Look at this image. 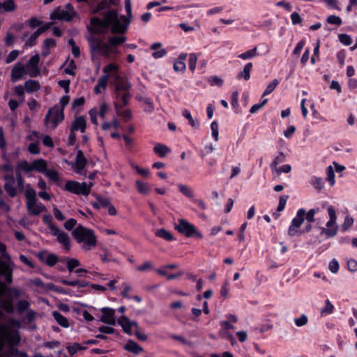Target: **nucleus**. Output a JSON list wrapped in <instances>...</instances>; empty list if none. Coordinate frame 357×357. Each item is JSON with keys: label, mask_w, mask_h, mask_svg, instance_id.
Here are the masks:
<instances>
[{"label": "nucleus", "mask_w": 357, "mask_h": 357, "mask_svg": "<svg viewBox=\"0 0 357 357\" xmlns=\"http://www.w3.org/2000/svg\"><path fill=\"white\" fill-rule=\"evenodd\" d=\"M125 9L127 16L119 15L115 10L107 11L102 19L93 17L91 20V26L93 31L98 33H124L132 17L130 0H125Z\"/></svg>", "instance_id": "1"}, {"label": "nucleus", "mask_w": 357, "mask_h": 357, "mask_svg": "<svg viewBox=\"0 0 357 357\" xmlns=\"http://www.w3.org/2000/svg\"><path fill=\"white\" fill-rule=\"evenodd\" d=\"M20 326V321L16 319H10L0 326V357H28L26 352L14 347L20 342L17 331Z\"/></svg>", "instance_id": "2"}, {"label": "nucleus", "mask_w": 357, "mask_h": 357, "mask_svg": "<svg viewBox=\"0 0 357 357\" xmlns=\"http://www.w3.org/2000/svg\"><path fill=\"white\" fill-rule=\"evenodd\" d=\"M126 40L124 36H112L109 38V44L96 37L89 39L93 61L96 63L97 70L100 67V61L96 60V56L100 55L105 58L110 59L117 54L116 45H120Z\"/></svg>", "instance_id": "3"}, {"label": "nucleus", "mask_w": 357, "mask_h": 357, "mask_svg": "<svg viewBox=\"0 0 357 357\" xmlns=\"http://www.w3.org/2000/svg\"><path fill=\"white\" fill-rule=\"evenodd\" d=\"M73 235L79 243H82V248L90 250L96 245L97 237L94 231L82 225H78L73 231Z\"/></svg>", "instance_id": "4"}, {"label": "nucleus", "mask_w": 357, "mask_h": 357, "mask_svg": "<svg viewBox=\"0 0 357 357\" xmlns=\"http://www.w3.org/2000/svg\"><path fill=\"white\" fill-rule=\"evenodd\" d=\"M103 72L105 73L111 74L109 79H112L114 84L115 85V91H129L130 84L128 81L121 77L119 75V67L116 64L109 63L104 67Z\"/></svg>", "instance_id": "5"}, {"label": "nucleus", "mask_w": 357, "mask_h": 357, "mask_svg": "<svg viewBox=\"0 0 357 357\" xmlns=\"http://www.w3.org/2000/svg\"><path fill=\"white\" fill-rule=\"evenodd\" d=\"M327 211L329 220L325 227H320V234L324 235L326 238H329L337 235L339 227L337 223V215L334 208L330 206L328 207Z\"/></svg>", "instance_id": "6"}, {"label": "nucleus", "mask_w": 357, "mask_h": 357, "mask_svg": "<svg viewBox=\"0 0 357 357\" xmlns=\"http://www.w3.org/2000/svg\"><path fill=\"white\" fill-rule=\"evenodd\" d=\"M63 119V109H60V107L55 105L48 110L45 118V124L47 128L54 130Z\"/></svg>", "instance_id": "7"}, {"label": "nucleus", "mask_w": 357, "mask_h": 357, "mask_svg": "<svg viewBox=\"0 0 357 357\" xmlns=\"http://www.w3.org/2000/svg\"><path fill=\"white\" fill-rule=\"evenodd\" d=\"M93 185L92 182L86 183L85 182L79 183L75 181H68L66 183L65 189L78 195L87 196L90 193Z\"/></svg>", "instance_id": "8"}, {"label": "nucleus", "mask_w": 357, "mask_h": 357, "mask_svg": "<svg viewBox=\"0 0 357 357\" xmlns=\"http://www.w3.org/2000/svg\"><path fill=\"white\" fill-rule=\"evenodd\" d=\"M76 12L70 3H67L64 8L59 7L50 15L52 20H59L70 22L76 16Z\"/></svg>", "instance_id": "9"}, {"label": "nucleus", "mask_w": 357, "mask_h": 357, "mask_svg": "<svg viewBox=\"0 0 357 357\" xmlns=\"http://www.w3.org/2000/svg\"><path fill=\"white\" fill-rule=\"evenodd\" d=\"M305 215V210L299 208L296 216L292 219L290 226L288 229V234L291 236L300 235L302 232L299 229L304 222Z\"/></svg>", "instance_id": "10"}, {"label": "nucleus", "mask_w": 357, "mask_h": 357, "mask_svg": "<svg viewBox=\"0 0 357 357\" xmlns=\"http://www.w3.org/2000/svg\"><path fill=\"white\" fill-rule=\"evenodd\" d=\"M175 229L187 237L195 235L199 238H202V235L197 231L195 227L184 219H179L178 220L175 225Z\"/></svg>", "instance_id": "11"}, {"label": "nucleus", "mask_w": 357, "mask_h": 357, "mask_svg": "<svg viewBox=\"0 0 357 357\" xmlns=\"http://www.w3.org/2000/svg\"><path fill=\"white\" fill-rule=\"evenodd\" d=\"M3 179L5 181V191L10 197H15L20 190L17 187V183L15 178L14 174H5L3 176Z\"/></svg>", "instance_id": "12"}, {"label": "nucleus", "mask_w": 357, "mask_h": 357, "mask_svg": "<svg viewBox=\"0 0 357 357\" xmlns=\"http://www.w3.org/2000/svg\"><path fill=\"white\" fill-rule=\"evenodd\" d=\"M6 261H0V275L3 277L5 281L10 284L13 281V262L10 259H5Z\"/></svg>", "instance_id": "13"}, {"label": "nucleus", "mask_w": 357, "mask_h": 357, "mask_svg": "<svg viewBox=\"0 0 357 357\" xmlns=\"http://www.w3.org/2000/svg\"><path fill=\"white\" fill-rule=\"evenodd\" d=\"M26 206L27 211L31 215H39L46 211L45 206L38 199L26 202Z\"/></svg>", "instance_id": "14"}, {"label": "nucleus", "mask_w": 357, "mask_h": 357, "mask_svg": "<svg viewBox=\"0 0 357 357\" xmlns=\"http://www.w3.org/2000/svg\"><path fill=\"white\" fill-rule=\"evenodd\" d=\"M40 57L38 54H35L31 57L29 62L24 66L27 70V75L30 77H36L40 74L38 63Z\"/></svg>", "instance_id": "15"}, {"label": "nucleus", "mask_w": 357, "mask_h": 357, "mask_svg": "<svg viewBox=\"0 0 357 357\" xmlns=\"http://www.w3.org/2000/svg\"><path fill=\"white\" fill-rule=\"evenodd\" d=\"M102 315L100 317V321L108 325H115L116 321L115 319V311L114 309L110 307H102L101 309Z\"/></svg>", "instance_id": "16"}, {"label": "nucleus", "mask_w": 357, "mask_h": 357, "mask_svg": "<svg viewBox=\"0 0 357 357\" xmlns=\"http://www.w3.org/2000/svg\"><path fill=\"white\" fill-rule=\"evenodd\" d=\"M123 107L121 102H114V107L116 115L121 117L124 122H128L132 119V112L130 109H123Z\"/></svg>", "instance_id": "17"}, {"label": "nucleus", "mask_w": 357, "mask_h": 357, "mask_svg": "<svg viewBox=\"0 0 357 357\" xmlns=\"http://www.w3.org/2000/svg\"><path fill=\"white\" fill-rule=\"evenodd\" d=\"M117 323L122 327L123 331L128 334H131L132 327H135L136 328H138L137 322L130 321L126 316H121V317H119L117 320Z\"/></svg>", "instance_id": "18"}, {"label": "nucleus", "mask_w": 357, "mask_h": 357, "mask_svg": "<svg viewBox=\"0 0 357 357\" xmlns=\"http://www.w3.org/2000/svg\"><path fill=\"white\" fill-rule=\"evenodd\" d=\"M24 75H27L26 67L20 63H17L13 68L11 80L15 82L21 79Z\"/></svg>", "instance_id": "19"}, {"label": "nucleus", "mask_w": 357, "mask_h": 357, "mask_svg": "<svg viewBox=\"0 0 357 357\" xmlns=\"http://www.w3.org/2000/svg\"><path fill=\"white\" fill-rule=\"evenodd\" d=\"M86 126V121L84 116H79L76 117L73 121L70 130L72 132L79 130L81 132H84Z\"/></svg>", "instance_id": "20"}, {"label": "nucleus", "mask_w": 357, "mask_h": 357, "mask_svg": "<svg viewBox=\"0 0 357 357\" xmlns=\"http://www.w3.org/2000/svg\"><path fill=\"white\" fill-rule=\"evenodd\" d=\"M86 161L84 153L82 151H79L76 155L75 169L77 174H82L83 169L85 167Z\"/></svg>", "instance_id": "21"}, {"label": "nucleus", "mask_w": 357, "mask_h": 357, "mask_svg": "<svg viewBox=\"0 0 357 357\" xmlns=\"http://www.w3.org/2000/svg\"><path fill=\"white\" fill-rule=\"evenodd\" d=\"M111 74L105 73V75L101 76L98 81V84L94 88V91L96 93H100L101 89H105L107 85V82L109 77H111Z\"/></svg>", "instance_id": "22"}, {"label": "nucleus", "mask_w": 357, "mask_h": 357, "mask_svg": "<svg viewBox=\"0 0 357 357\" xmlns=\"http://www.w3.org/2000/svg\"><path fill=\"white\" fill-rule=\"evenodd\" d=\"M39 258L47 265L53 266L57 262V257L54 254L39 253Z\"/></svg>", "instance_id": "23"}, {"label": "nucleus", "mask_w": 357, "mask_h": 357, "mask_svg": "<svg viewBox=\"0 0 357 357\" xmlns=\"http://www.w3.org/2000/svg\"><path fill=\"white\" fill-rule=\"evenodd\" d=\"M162 44L160 43H155L151 45V49L154 50L152 56L155 59H160L166 55L167 51L165 49L160 48Z\"/></svg>", "instance_id": "24"}, {"label": "nucleus", "mask_w": 357, "mask_h": 357, "mask_svg": "<svg viewBox=\"0 0 357 357\" xmlns=\"http://www.w3.org/2000/svg\"><path fill=\"white\" fill-rule=\"evenodd\" d=\"M131 96L129 91H115V98L116 101L119 102V100L121 101V105L123 106H126L128 104L129 100Z\"/></svg>", "instance_id": "25"}, {"label": "nucleus", "mask_w": 357, "mask_h": 357, "mask_svg": "<svg viewBox=\"0 0 357 357\" xmlns=\"http://www.w3.org/2000/svg\"><path fill=\"white\" fill-rule=\"evenodd\" d=\"M24 88L27 93H31L40 89V84L38 81L29 79L24 83Z\"/></svg>", "instance_id": "26"}, {"label": "nucleus", "mask_w": 357, "mask_h": 357, "mask_svg": "<svg viewBox=\"0 0 357 357\" xmlns=\"http://www.w3.org/2000/svg\"><path fill=\"white\" fill-rule=\"evenodd\" d=\"M252 68V63H248L245 65L243 70L238 73L237 75V79H243L245 80H248L250 77V71Z\"/></svg>", "instance_id": "27"}, {"label": "nucleus", "mask_w": 357, "mask_h": 357, "mask_svg": "<svg viewBox=\"0 0 357 357\" xmlns=\"http://www.w3.org/2000/svg\"><path fill=\"white\" fill-rule=\"evenodd\" d=\"M126 350L133 354H138L143 351V349L132 340H129L124 346Z\"/></svg>", "instance_id": "28"}, {"label": "nucleus", "mask_w": 357, "mask_h": 357, "mask_svg": "<svg viewBox=\"0 0 357 357\" xmlns=\"http://www.w3.org/2000/svg\"><path fill=\"white\" fill-rule=\"evenodd\" d=\"M136 188L139 194L147 195L151 191V187L148 183L142 182L139 180L135 181Z\"/></svg>", "instance_id": "29"}, {"label": "nucleus", "mask_w": 357, "mask_h": 357, "mask_svg": "<svg viewBox=\"0 0 357 357\" xmlns=\"http://www.w3.org/2000/svg\"><path fill=\"white\" fill-rule=\"evenodd\" d=\"M32 167L33 170H37L44 174L47 170V163L43 159L36 160L32 162Z\"/></svg>", "instance_id": "30"}, {"label": "nucleus", "mask_w": 357, "mask_h": 357, "mask_svg": "<svg viewBox=\"0 0 357 357\" xmlns=\"http://www.w3.org/2000/svg\"><path fill=\"white\" fill-rule=\"evenodd\" d=\"M334 310V305L331 303L329 299H326L325 301L324 306L320 310V313L322 317H325L333 314Z\"/></svg>", "instance_id": "31"}, {"label": "nucleus", "mask_w": 357, "mask_h": 357, "mask_svg": "<svg viewBox=\"0 0 357 357\" xmlns=\"http://www.w3.org/2000/svg\"><path fill=\"white\" fill-rule=\"evenodd\" d=\"M30 303L26 300H19L16 303V310L19 314H22L29 310Z\"/></svg>", "instance_id": "32"}, {"label": "nucleus", "mask_w": 357, "mask_h": 357, "mask_svg": "<svg viewBox=\"0 0 357 357\" xmlns=\"http://www.w3.org/2000/svg\"><path fill=\"white\" fill-rule=\"evenodd\" d=\"M53 317L56 321V322L64 328H68L69 326L68 319L63 316L60 312L54 311L52 312Z\"/></svg>", "instance_id": "33"}, {"label": "nucleus", "mask_w": 357, "mask_h": 357, "mask_svg": "<svg viewBox=\"0 0 357 357\" xmlns=\"http://www.w3.org/2000/svg\"><path fill=\"white\" fill-rule=\"evenodd\" d=\"M155 234L156 236L167 241H172L174 239L172 233L165 229H160L157 230Z\"/></svg>", "instance_id": "34"}, {"label": "nucleus", "mask_w": 357, "mask_h": 357, "mask_svg": "<svg viewBox=\"0 0 357 357\" xmlns=\"http://www.w3.org/2000/svg\"><path fill=\"white\" fill-rule=\"evenodd\" d=\"M57 241L63 245L64 248L67 250L70 249V238L68 235L62 231L58 236H57Z\"/></svg>", "instance_id": "35"}, {"label": "nucleus", "mask_w": 357, "mask_h": 357, "mask_svg": "<svg viewBox=\"0 0 357 357\" xmlns=\"http://www.w3.org/2000/svg\"><path fill=\"white\" fill-rule=\"evenodd\" d=\"M153 151L160 157H165L170 152V149L167 146L161 144H156L153 148Z\"/></svg>", "instance_id": "36"}, {"label": "nucleus", "mask_w": 357, "mask_h": 357, "mask_svg": "<svg viewBox=\"0 0 357 357\" xmlns=\"http://www.w3.org/2000/svg\"><path fill=\"white\" fill-rule=\"evenodd\" d=\"M179 191L188 198L194 197V192L192 188L186 185L179 183L177 185Z\"/></svg>", "instance_id": "37"}, {"label": "nucleus", "mask_w": 357, "mask_h": 357, "mask_svg": "<svg viewBox=\"0 0 357 357\" xmlns=\"http://www.w3.org/2000/svg\"><path fill=\"white\" fill-rule=\"evenodd\" d=\"M24 195L26 199V202L36 200V192L35 190L31 186L30 184H27L25 188Z\"/></svg>", "instance_id": "38"}, {"label": "nucleus", "mask_w": 357, "mask_h": 357, "mask_svg": "<svg viewBox=\"0 0 357 357\" xmlns=\"http://www.w3.org/2000/svg\"><path fill=\"white\" fill-rule=\"evenodd\" d=\"M257 54V47H255L252 49L239 54L238 57L243 60H249L255 57Z\"/></svg>", "instance_id": "39"}, {"label": "nucleus", "mask_w": 357, "mask_h": 357, "mask_svg": "<svg viewBox=\"0 0 357 357\" xmlns=\"http://www.w3.org/2000/svg\"><path fill=\"white\" fill-rule=\"evenodd\" d=\"M182 114L183 116L188 120V123L189 124L193 127V128H198L199 126V122L194 119L191 115V113L189 110L188 109H184L183 112H182Z\"/></svg>", "instance_id": "40"}, {"label": "nucleus", "mask_w": 357, "mask_h": 357, "mask_svg": "<svg viewBox=\"0 0 357 357\" xmlns=\"http://www.w3.org/2000/svg\"><path fill=\"white\" fill-rule=\"evenodd\" d=\"M40 34L37 31V30L33 33L29 37L26 34L24 35V40H25V44L27 46H33L36 43V39L39 37Z\"/></svg>", "instance_id": "41"}, {"label": "nucleus", "mask_w": 357, "mask_h": 357, "mask_svg": "<svg viewBox=\"0 0 357 357\" xmlns=\"http://www.w3.org/2000/svg\"><path fill=\"white\" fill-rule=\"evenodd\" d=\"M36 313L33 310L29 309L25 312V314L22 318V321L24 324H31L36 319Z\"/></svg>", "instance_id": "42"}, {"label": "nucleus", "mask_w": 357, "mask_h": 357, "mask_svg": "<svg viewBox=\"0 0 357 357\" xmlns=\"http://www.w3.org/2000/svg\"><path fill=\"white\" fill-rule=\"evenodd\" d=\"M285 160V155L282 152H280L276 157H275L272 163L271 164V170L274 169L275 167H278L279 164L284 162Z\"/></svg>", "instance_id": "43"}, {"label": "nucleus", "mask_w": 357, "mask_h": 357, "mask_svg": "<svg viewBox=\"0 0 357 357\" xmlns=\"http://www.w3.org/2000/svg\"><path fill=\"white\" fill-rule=\"evenodd\" d=\"M291 171L290 165L286 164L280 167H275L272 170L273 174L279 175L281 173H289Z\"/></svg>", "instance_id": "44"}, {"label": "nucleus", "mask_w": 357, "mask_h": 357, "mask_svg": "<svg viewBox=\"0 0 357 357\" xmlns=\"http://www.w3.org/2000/svg\"><path fill=\"white\" fill-rule=\"evenodd\" d=\"M17 169L25 172H30L33 171L32 163L29 164L25 160L19 162L17 163Z\"/></svg>", "instance_id": "45"}, {"label": "nucleus", "mask_w": 357, "mask_h": 357, "mask_svg": "<svg viewBox=\"0 0 357 357\" xmlns=\"http://www.w3.org/2000/svg\"><path fill=\"white\" fill-rule=\"evenodd\" d=\"M109 110V105L106 102H102L100 105L99 109H98V115H99L101 119H104Z\"/></svg>", "instance_id": "46"}, {"label": "nucleus", "mask_w": 357, "mask_h": 357, "mask_svg": "<svg viewBox=\"0 0 357 357\" xmlns=\"http://www.w3.org/2000/svg\"><path fill=\"white\" fill-rule=\"evenodd\" d=\"M66 264L68 269L70 272H72L75 268L79 266V261L75 258H67Z\"/></svg>", "instance_id": "47"}, {"label": "nucleus", "mask_w": 357, "mask_h": 357, "mask_svg": "<svg viewBox=\"0 0 357 357\" xmlns=\"http://www.w3.org/2000/svg\"><path fill=\"white\" fill-rule=\"evenodd\" d=\"M354 224V219L350 215H347L344 218V222L342 225V231H347Z\"/></svg>", "instance_id": "48"}, {"label": "nucleus", "mask_w": 357, "mask_h": 357, "mask_svg": "<svg viewBox=\"0 0 357 357\" xmlns=\"http://www.w3.org/2000/svg\"><path fill=\"white\" fill-rule=\"evenodd\" d=\"M327 181L329 182L331 186L334 185L335 183V173L332 166H329L326 169Z\"/></svg>", "instance_id": "49"}, {"label": "nucleus", "mask_w": 357, "mask_h": 357, "mask_svg": "<svg viewBox=\"0 0 357 357\" xmlns=\"http://www.w3.org/2000/svg\"><path fill=\"white\" fill-rule=\"evenodd\" d=\"M4 11L11 12L16 9V5L13 0H7L2 3Z\"/></svg>", "instance_id": "50"}, {"label": "nucleus", "mask_w": 357, "mask_h": 357, "mask_svg": "<svg viewBox=\"0 0 357 357\" xmlns=\"http://www.w3.org/2000/svg\"><path fill=\"white\" fill-rule=\"evenodd\" d=\"M279 82L278 79H273L266 88L263 93V96H266L272 93L276 86L278 85Z\"/></svg>", "instance_id": "51"}, {"label": "nucleus", "mask_w": 357, "mask_h": 357, "mask_svg": "<svg viewBox=\"0 0 357 357\" xmlns=\"http://www.w3.org/2000/svg\"><path fill=\"white\" fill-rule=\"evenodd\" d=\"M66 349L70 354L73 355L78 351L86 349V347L82 346L79 343H75L73 345L68 346Z\"/></svg>", "instance_id": "52"}, {"label": "nucleus", "mask_w": 357, "mask_h": 357, "mask_svg": "<svg viewBox=\"0 0 357 357\" xmlns=\"http://www.w3.org/2000/svg\"><path fill=\"white\" fill-rule=\"evenodd\" d=\"M131 167L135 169L137 172L142 175V176L145 177V178H149V176H150V172L149 171V169H144V168H142L140 167H139L138 165L134 164V163H132L131 164Z\"/></svg>", "instance_id": "53"}, {"label": "nucleus", "mask_w": 357, "mask_h": 357, "mask_svg": "<svg viewBox=\"0 0 357 357\" xmlns=\"http://www.w3.org/2000/svg\"><path fill=\"white\" fill-rule=\"evenodd\" d=\"M310 183L316 189L321 190L324 187V182L321 178L314 176L310 180Z\"/></svg>", "instance_id": "54"}, {"label": "nucleus", "mask_w": 357, "mask_h": 357, "mask_svg": "<svg viewBox=\"0 0 357 357\" xmlns=\"http://www.w3.org/2000/svg\"><path fill=\"white\" fill-rule=\"evenodd\" d=\"M15 178L17 181V187L19 188L20 192L23 191L24 190V180L20 173V170L18 169V171L16 172Z\"/></svg>", "instance_id": "55"}, {"label": "nucleus", "mask_w": 357, "mask_h": 357, "mask_svg": "<svg viewBox=\"0 0 357 357\" xmlns=\"http://www.w3.org/2000/svg\"><path fill=\"white\" fill-rule=\"evenodd\" d=\"M50 180L57 181L59 178V174L55 169H47L44 173Z\"/></svg>", "instance_id": "56"}, {"label": "nucleus", "mask_w": 357, "mask_h": 357, "mask_svg": "<svg viewBox=\"0 0 357 357\" xmlns=\"http://www.w3.org/2000/svg\"><path fill=\"white\" fill-rule=\"evenodd\" d=\"M185 63L182 61H176L174 62L173 68L177 73H183L185 70Z\"/></svg>", "instance_id": "57"}, {"label": "nucleus", "mask_w": 357, "mask_h": 357, "mask_svg": "<svg viewBox=\"0 0 357 357\" xmlns=\"http://www.w3.org/2000/svg\"><path fill=\"white\" fill-rule=\"evenodd\" d=\"M76 68L75 62L73 60H71L68 63L67 67L65 68L64 72L70 75H75L74 70Z\"/></svg>", "instance_id": "58"}, {"label": "nucleus", "mask_w": 357, "mask_h": 357, "mask_svg": "<svg viewBox=\"0 0 357 357\" xmlns=\"http://www.w3.org/2000/svg\"><path fill=\"white\" fill-rule=\"evenodd\" d=\"M307 321V317L305 314H302L301 317L296 318L294 319L295 324L298 327H301L306 325Z\"/></svg>", "instance_id": "59"}, {"label": "nucleus", "mask_w": 357, "mask_h": 357, "mask_svg": "<svg viewBox=\"0 0 357 357\" xmlns=\"http://www.w3.org/2000/svg\"><path fill=\"white\" fill-rule=\"evenodd\" d=\"M340 41L344 45H349L352 43V39L350 36L344 33L338 36Z\"/></svg>", "instance_id": "60"}, {"label": "nucleus", "mask_w": 357, "mask_h": 357, "mask_svg": "<svg viewBox=\"0 0 357 357\" xmlns=\"http://www.w3.org/2000/svg\"><path fill=\"white\" fill-rule=\"evenodd\" d=\"M197 61V56L194 53L190 54V58H189V68L190 70H192V71L195 70V69L196 68Z\"/></svg>", "instance_id": "61"}, {"label": "nucleus", "mask_w": 357, "mask_h": 357, "mask_svg": "<svg viewBox=\"0 0 357 357\" xmlns=\"http://www.w3.org/2000/svg\"><path fill=\"white\" fill-rule=\"evenodd\" d=\"M317 210L314 208L310 209L307 213L305 212V217L306 218L308 223L311 224L314 222V215L317 213Z\"/></svg>", "instance_id": "62"}, {"label": "nucleus", "mask_w": 357, "mask_h": 357, "mask_svg": "<svg viewBox=\"0 0 357 357\" xmlns=\"http://www.w3.org/2000/svg\"><path fill=\"white\" fill-rule=\"evenodd\" d=\"M267 101L268 100L265 98L260 103L252 105L250 110V113L255 114L261 108H262L266 104Z\"/></svg>", "instance_id": "63"}, {"label": "nucleus", "mask_w": 357, "mask_h": 357, "mask_svg": "<svg viewBox=\"0 0 357 357\" xmlns=\"http://www.w3.org/2000/svg\"><path fill=\"white\" fill-rule=\"evenodd\" d=\"M327 22L329 24L340 26L342 24V20L340 17L336 15H330L328 17Z\"/></svg>", "instance_id": "64"}]
</instances>
